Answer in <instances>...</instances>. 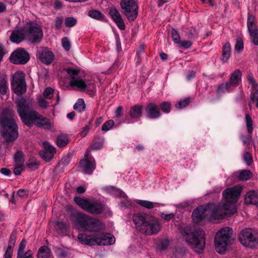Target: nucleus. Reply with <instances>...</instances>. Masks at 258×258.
Returning <instances> with one entry per match:
<instances>
[{
  "label": "nucleus",
  "mask_w": 258,
  "mask_h": 258,
  "mask_svg": "<svg viewBox=\"0 0 258 258\" xmlns=\"http://www.w3.org/2000/svg\"><path fill=\"white\" fill-rule=\"evenodd\" d=\"M242 72L239 69H236L230 75L228 82L220 84L217 88L218 94L229 93L238 86L241 82Z\"/></svg>",
  "instance_id": "9"
},
{
  "label": "nucleus",
  "mask_w": 258,
  "mask_h": 258,
  "mask_svg": "<svg viewBox=\"0 0 258 258\" xmlns=\"http://www.w3.org/2000/svg\"><path fill=\"white\" fill-rule=\"evenodd\" d=\"M37 101L39 106L41 108H46L48 106V102H47L41 96H39L37 98Z\"/></svg>",
  "instance_id": "53"
},
{
  "label": "nucleus",
  "mask_w": 258,
  "mask_h": 258,
  "mask_svg": "<svg viewBox=\"0 0 258 258\" xmlns=\"http://www.w3.org/2000/svg\"><path fill=\"white\" fill-rule=\"evenodd\" d=\"M57 253H58V255L60 257H66L68 255L67 252L62 249H58Z\"/></svg>",
  "instance_id": "64"
},
{
  "label": "nucleus",
  "mask_w": 258,
  "mask_h": 258,
  "mask_svg": "<svg viewBox=\"0 0 258 258\" xmlns=\"http://www.w3.org/2000/svg\"><path fill=\"white\" fill-rule=\"evenodd\" d=\"M37 55L40 61L47 65L50 64L54 59L53 53L47 48L39 50L37 53Z\"/></svg>",
  "instance_id": "20"
},
{
  "label": "nucleus",
  "mask_w": 258,
  "mask_h": 258,
  "mask_svg": "<svg viewBox=\"0 0 258 258\" xmlns=\"http://www.w3.org/2000/svg\"><path fill=\"white\" fill-rule=\"evenodd\" d=\"M181 47L186 49L189 48L192 45V42L189 40H183L179 43Z\"/></svg>",
  "instance_id": "60"
},
{
  "label": "nucleus",
  "mask_w": 258,
  "mask_h": 258,
  "mask_svg": "<svg viewBox=\"0 0 258 258\" xmlns=\"http://www.w3.org/2000/svg\"><path fill=\"white\" fill-rule=\"evenodd\" d=\"M252 177V173L249 170H243L239 172L238 179L246 181Z\"/></svg>",
  "instance_id": "33"
},
{
  "label": "nucleus",
  "mask_w": 258,
  "mask_h": 258,
  "mask_svg": "<svg viewBox=\"0 0 258 258\" xmlns=\"http://www.w3.org/2000/svg\"><path fill=\"white\" fill-rule=\"evenodd\" d=\"M69 142L68 137L67 135L61 134L57 138L56 144L60 148L66 146Z\"/></svg>",
  "instance_id": "30"
},
{
  "label": "nucleus",
  "mask_w": 258,
  "mask_h": 258,
  "mask_svg": "<svg viewBox=\"0 0 258 258\" xmlns=\"http://www.w3.org/2000/svg\"><path fill=\"white\" fill-rule=\"evenodd\" d=\"M137 203L141 206L148 209H152L154 207V203L148 201L139 200Z\"/></svg>",
  "instance_id": "41"
},
{
  "label": "nucleus",
  "mask_w": 258,
  "mask_h": 258,
  "mask_svg": "<svg viewBox=\"0 0 258 258\" xmlns=\"http://www.w3.org/2000/svg\"><path fill=\"white\" fill-rule=\"evenodd\" d=\"M40 155L42 158L47 162L50 161L54 156L51 153H50L45 150L41 152L40 153Z\"/></svg>",
  "instance_id": "47"
},
{
  "label": "nucleus",
  "mask_w": 258,
  "mask_h": 258,
  "mask_svg": "<svg viewBox=\"0 0 258 258\" xmlns=\"http://www.w3.org/2000/svg\"><path fill=\"white\" fill-rule=\"evenodd\" d=\"M54 90L51 87H47L43 91V95L45 99H51L52 97Z\"/></svg>",
  "instance_id": "45"
},
{
  "label": "nucleus",
  "mask_w": 258,
  "mask_h": 258,
  "mask_svg": "<svg viewBox=\"0 0 258 258\" xmlns=\"http://www.w3.org/2000/svg\"><path fill=\"white\" fill-rule=\"evenodd\" d=\"M39 162L35 159L31 158L29 160L27 166L31 170L34 169L39 165Z\"/></svg>",
  "instance_id": "49"
},
{
  "label": "nucleus",
  "mask_w": 258,
  "mask_h": 258,
  "mask_svg": "<svg viewBox=\"0 0 258 258\" xmlns=\"http://www.w3.org/2000/svg\"><path fill=\"white\" fill-rule=\"evenodd\" d=\"M120 6L128 21H134L137 18L139 7L135 0H120Z\"/></svg>",
  "instance_id": "11"
},
{
  "label": "nucleus",
  "mask_w": 258,
  "mask_h": 258,
  "mask_svg": "<svg viewBox=\"0 0 258 258\" xmlns=\"http://www.w3.org/2000/svg\"><path fill=\"white\" fill-rule=\"evenodd\" d=\"M181 234L194 250L201 253L205 247V233L203 230H199L190 232L188 229L182 228Z\"/></svg>",
  "instance_id": "6"
},
{
  "label": "nucleus",
  "mask_w": 258,
  "mask_h": 258,
  "mask_svg": "<svg viewBox=\"0 0 258 258\" xmlns=\"http://www.w3.org/2000/svg\"><path fill=\"white\" fill-rule=\"evenodd\" d=\"M10 61L14 64L26 63L30 59L29 53L23 48H19L14 51L10 57Z\"/></svg>",
  "instance_id": "15"
},
{
  "label": "nucleus",
  "mask_w": 258,
  "mask_h": 258,
  "mask_svg": "<svg viewBox=\"0 0 258 258\" xmlns=\"http://www.w3.org/2000/svg\"><path fill=\"white\" fill-rule=\"evenodd\" d=\"M88 154L89 151H87L84 159L80 162V165L86 173L91 174L96 168V162L93 157L89 156Z\"/></svg>",
  "instance_id": "16"
},
{
  "label": "nucleus",
  "mask_w": 258,
  "mask_h": 258,
  "mask_svg": "<svg viewBox=\"0 0 258 258\" xmlns=\"http://www.w3.org/2000/svg\"><path fill=\"white\" fill-rule=\"evenodd\" d=\"M50 254V249L46 246L40 247L37 253L38 258H48Z\"/></svg>",
  "instance_id": "28"
},
{
  "label": "nucleus",
  "mask_w": 258,
  "mask_h": 258,
  "mask_svg": "<svg viewBox=\"0 0 258 258\" xmlns=\"http://www.w3.org/2000/svg\"><path fill=\"white\" fill-rule=\"evenodd\" d=\"M241 191L242 187L239 185L226 189L222 193L223 204L209 203L197 207L192 214L193 220L199 223L206 216L219 219L223 218L226 215L235 214L237 211L236 203Z\"/></svg>",
  "instance_id": "1"
},
{
  "label": "nucleus",
  "mask_w": 258,
  "mask_h": 258,
  "mask_svg": "<svg viewBox=\"0 0 258 258\" xmlns=\"http://www.w3.org/2000/svg\"><path fill=\"white\" fill-rule=\"evenodd\" d=\"M27 244V241L25 239H23L19 245L17 254H21L24 253V249Z\"/></svg>",
  "instance_id": "51"
},
{
  "label": "nucleus",
  "mask_w": 258,
  "mask_h": 258,
  "mask_svg": "<svg viewBox=\"0 0 258 258\" xmlns=\"http://www.w3.org/2000/svg\"><path fill=\"white\" fill-rule=\"evenodd\" d=\"M86 107L84 100L83 99H79L77 102L74 105V109L79 112H83Z\"/></svg>",
  "instance_id": "34"
},
{
  "label": "nucleus",
  "mask_w": 258,
  "mask_h": 258,
  "mask_svg": "<svg viewBox=\"0 0 258 258\" xmlns=\"http://www.w3.org/2000/svg\"><path fill=\"white\" fill-rule=\"evenodd\" d=\"M248 31L257 29L255 17L252 14L248 13L247 20Z\"/></svg>",
  "instance_id": "27"
},
{
  "label": "nucleus",
  "mask_w": 258,
  "mask_h": 258,
  "mask_svg": "<svg viewBox=\"0 0 258 258\" xmlns=\"http://www.w3.org/2000/svg\"><path fill=\"white\" fill-rule=\"evenodd\" d=\"M8 85L6 79V76L4 74L0 73V95L3 96L7 93Z\"/></svg>",
  "instance_id": "26"
},
{
  "label": "nucleus",
  "mask_w": 258,
  "mask_h": 258,
  "mask_svg": "<svg viewBox=\"0 0 258 258\" xmlns=\"http://www.w3.org/2000/svg\"><path fill=\"white\" fill-rule=\"evenodd\" d=\"M245 120L246 123V126L248 133L251 135L253 131V123L251 117L248 114H246L245 115Z\"/></svg>",
  "instance_id": "38"
},
{
  "label": "nucleus",
  "mask_w": 258,
  "mask_h": 258,
  "mask_svg": "<svg viewBox=\"0 0 258 258\" xmlns=\"http://www.w3.org/2000/svg\"><path fill=\"white\" fill-rule=\"evenodd\" d=\"M96 242V245H111L114 243L115 238L110 233L97 234Z\"/></svg>",
  "instance_id": "19"
},
{
  "label": "nucleus",
  "mask_w": 258,
  "mask_h": 258,
  "mask_svg": "<svg viewBox=\"0 0 258 258\" xmlns=\"http://www.w3.org/2000/svg\"><path fill=\"white\" fill-rule=\"evenodd\" d=\"M169 245V241L168 239H165L162 240L160 244L158 245V249L160 250H166Z\"/></svg>",
  "instance_id": "48"
},
{
  "label": "nucleus",
  "mask_w": 258,
  "mask_h": 258,
  "mask_svg": "<svg viewBox=\"0 0 258 258\" xmlns=\"http://www.w3.org/2000/svg\"><path fill=\"white\" fill-rule=\"evenodd\" d=\"M70 157L68 155L63 157L59 163L61 165H62L63 167L67 166L70 162Z\"/></svg>",
  "instance_id": "59"
},
{
  "label": "nucleus",
  "mask_w": 258,
  "mask_h": 258,
  "mask_svg": "<svg viewBox=\"0 0 258 258\" xmlns=\"http://www.w3.org/2000/svg\"><path fill=\"white\" fill-rule=\"evenodd\" d=\"M186 35L188 38H197L198 36V32L196 28L190 27L188 28Z\"/></svg>",
  "instance_id": "40"
},
{
  "label": "nucleus",
  "mask_w": 258,
  "mask_h": 258,
  "mask_svg": "<svg viewBox=\"0 0 258 258\" xmlns=\"http://www.w3.org/2000/svg\"><path fill=\"white\" fill-rule=\"evenodd\" d=\"M245 201L247 204L258 206V191L252 190L247 192Z\"/></svg>",
  "instance_id": "23"
},
{
  "label": "nucleus",
  "mask_w": 258,
  "mask_h": 258,
  "mask_svg": "<svg viewBox=\"0 0 258 258\" xmlns=\"http://www.w3.org/2000/svg\"><path fill=\"white\" fill-rule=\"evenodd\" d=\"M17 111L23 123L27 126L35 124L39 127L50 130L53 125V122L49 119L32 109L31 102L24 98H21L17 102Z\"/></svg>",
  "instance_id": "2"
},
{
  "label": "nucleus",
  "mask_w": 258,
  "mask_h": 258,
  "mask_svg": "<svg viewBox=\"0 0 258 258\" xmlns=\"http://www.w3.org/2000/svg\"><path fill=\"white\" fill-rule=\"evenodd\" d=\"M96 236L97 234L87 235V234L82 233L78 234V238L82 244L91 246L96 245Z\"/></svg>",
  "instance_id": "21"
},
{
  "label": "nucleus",
  "mask_w": 258,
  "mask_h": 258,
  "mask_svg": "<svg viewBox=\"0 0 258 258\" xmlns=\"http://www.w3.org/2000/svg\"><path fill=\"white\" fill-rule=\"evenodd\" d=\"M62 46L63 48L68 51L71 48V42L67 37H63L61 40Z\"/></svg>",
  "instance_id": "50"
},
{
  "label": "nucleus",
  "mask_w": 258,
  "mask_h": 258,
  "mask_svg": "<svg viewBox=\"0 0 258 258\" xmlns=\"http://www.w3.org/2000/svg\"><path fill=\"white\" fill-rule=\"evenodd\" d=\"M25 36L23 29H16L12 32L10 39L14 43H19L24 40Z\"/></svg>",
  "instance_id": "22"
},
{
  "label": "nucleus",
  "mask_w": 258,
  "mask_h": 258,
  "mask_svg": "<svg viewBox=\"0 0 258 258\" xmlns=\"http://www.w3.org/2000/svg\"><path fill=\"white\" fill-rule=\"evenodd\" d=\"M243 48V42L241 38H238L235 45V49L236 51H241Z\"/></svg>",
  "instance_id": "54"
},
{
  "label": "nucleus",
  "mask_w": 258,
  "mask_h": 258,
  "mask_svg": "<svg viewBox=\"0 0 258 258\" xmlns=\"http://www.w3.org/2000/svg\"><path fill=\"white\" fill-rule=\"evenodd\" d=\"M243 159L245 162L248 165H250L252 162L253 159L251 154L248 152H246L243 155Z\"/></svg>",
  "instance_id": "52"
},
{
  "label": "nucleus",
  "mask_w": 258,
  "mask_h": 258,
  "mask_svg": "<svg viewBox=\"0 0 258 258\" xmlns=\"http://www.w3.org/2000/svg\"><path fill=\"white\" fill-rule=\"evenodd\" d=\"M171 34L173 42L176 44H179L180 42V36L178 31L175 29H172Z\"/></svg>",
  "instance_id": "43"
},
{
  "label": "nucleus",
  "mask_w": 258,
  "mask_h": 258,
  "mask_svg": "<svg viewBox=\"0 0 258 258\" xmlns=\"http://www.w3.org/2000/svg\"><path fill=\"white\" fill-rule=\"evenodd\" d=\"M88 16L94 19L102 21L104 20V15L100 11L96 10H91L88 12Z\"/></svg>",
  "instance_id": "29"
},
{
  "label": "nucleus",
  "mask_w": 258,
  "mask_h": 258,
  "mask_svg": "<svg viewBox=\"0 0 258 258\" xmlns=\"http://www.w3.org/2000/svg\"><path fill=\"white\" fill-rule=\"evenodd\" d=\"M133 221L137 230L146 235L157 234L161 229V225L155 218L140 213L135 215Z\"/></svg>",
  "instance_id": "3"
},
{
  "label": "nucleus",
  "mask_w": 258,
  "mask_h": 258,
  "mask_svg": "<svg viewBox=\"0 0 258 258\" xmlns=\"http://www.w3.org/2000/svg\"><path fill=\"white\" fill-rule=\"evenodd\" d=\"M114 124V122L113 120H108L103 123L101 127V131L103 132H107L110 130Z\"/></svg>",
  "instance_id": "42"
},
{
  "label": "nucleus",
  "mask_w": 258,
  "mask_h": 258,
  "mask_svg": "<svg viewBox=\"0 0 258 258\" xmlns=\"http://www.w3.org/2000/svg\"><path fill=\"white\" fill-rule=\"evenodd\" d=\"M43 146L45 151L51 153L52 155H54V154L56 153V149L51 146L48 142H43Z\"/></svg>",
  "instance_id": "44"
},
{
  "label": "nucleus",
  "mask_w": 258,
  "mask_h": 258,
  "mask_svg": "<svg viewBox=\"0 0 258 258\" xmlns=\"http://www.w3.org/2000/svg\"><path fill=\"white\" fill-rule=\"evenodd\" d=\"M17 258H33L32 257V251L29 249L23 254H17Z\"/></svg>",
  "instance_id": "57"
},
{
  "label": "nucleus",
  "mask_w": 258,
  "mask_h": 258,
  "mask_svg": "<svg viewBox=\"0 0 258 258\" xmlns=\"http://www.w3.org/2000/svg\"><path fill=\"white\" fill-rule=\"evenodd\" d=\"M28 25L25 33L29 41L32 43H40L43 37V32L41 26L32 22L28 23Z\"/></svg>",
  "instance_id": "12"
},
{
  "label": "nucleus",
  "mask_w": 258,
  "mask_h": 258,
  "mask_svg": "<svg viewBox=\"0 0 258 258\" xmlns=\"http://www.w3.org/2000/svg\"><path fill=\"white\" fill-rule=\"evenodd\" d=\"M122 110L123 107L121 106H118L115 111V116L118 117L122 116L123 115Z\"/></svg>",
  "instance_id": "62"
},
{
  "label": "nucleus",
  "mask_w": 258,
  "mask_h": 258,
  "mask_svg": "<svg viewBox=\"0 0 258 258\" xmlns=\"http://www.w3.org/2000/svg\"><path fill=\"white\" fill-rule=\"evenodd\" d=\"M74 223L78 228L89 232H99L105 227L99 219L82 213L76 214Z\"/></svg>",
  "instance_id": "5"
},
{
  "label": "nucleus",
  "mask_w": 258,
  "mask_h": 258,
  "mask_svg": "<svg viewBox=\"0 0 258 258\" xmlns=\"http://www.w3.org/2000/svg\"><path fill=\"white\" fill-rule=\"evenodd\" d=\"M174 215L173 213H169L166 214L164 213H162L161 214V217L166 221H169L171 219H172L174 217Z\"/></svg>",
  "instance_id": "58"
},
{
  "label": "nucleus",
  "mask_w": 258,
  "mask_h": 258,
  "mask_svg": "<svg viewBox=\"0 0 258 258\" xmlns=\"http://www.w3.org/2000/svg\"><path fill=\"white\" fill-rule=\"evenodd\" d=\"M102 143L101 142L94 143L91 146V148L92 150H96L101 149L102 147Z\"/></svg>",
  "instance_id": "61"
},
{
  "label": "nucleus",
  "mask_w": 258,
  "mask_h": 258,
  "mask_svg": "<svg viewBox=\"0 0 258 258\" xmlns=\"http://www.w3.org/2000/svg\"><path fill=\"white\" fill-rule=\"evenodd\" d=\"M77 21L74 17H67L65 19V25L67 27H72L77 24Z\"/></svg>",
  "instance_id": "46"
},
{
  "label": "nucleus",
  "mask_w": 258,
  "mask_h": 258,
  "mask_svg": "<svg viewBox=\"0 0 258 258\" xmlns=\"http://www.w3.org/2000/svg\"><path fill=\"white\" fill-rule=\"evenodd\" d=\"M231 51V47L229 42L225 43L223 46L222 54L221 57V60L223 62H227L230 55Z\"/></svg>",
  "instance_id": "25"
},
{
  "label": "nucleus",
  "mask_w": 258,
  "mask_h": 258,
  "mask_svg": "<svg viewBox=\"0 0 258 258\" xmlns=\"http://www.w3.org/2000/svg\"><path fill=\"white\" fill-rule=\"evenodd\" d=\"M0 125L2 127V136L6 142H13L18 135V126L14 115L8 109L2 113Z\"/></svg>",
  "instance_id": "4"
},
{
  "label": "nucleus",
  "mask_w": 258,
  "mask_h": 258,
  "mask_svg": "<svg viewBox=\"0 0 258 258\" xmlns=\"http://www.w3.org/2000/svg\"><path fill=\"white\" fill-rule=\"evenodd\" d=\"M24 169L23 164H17V165L14 169V173L16 175H19Z\"/></svg>",
  "instance_id": "55"
},
{
  "label": "nucleus",
  "mask_w": 258,
  "mask_h": 258,
  "mask_svg": "<svg viewBox=\"0 0 258 258\" xmlns=\"http://www.w3.org/2000/svg\"><path fill=\"white\" fill-rule=\"evenodd\" d=\"M62 24V18L61 17H57L55 21V27L57 29H59Z\"/></svg>",
  "instance_id": "63"
},
{
  "label": "nucleus",
  "mask_w": 258,
  "mask_h": 258,
  "mask_svg": "<svg viewBox=\"0 0 258 258\" xmlns=\"http://www.w3.org/2000/svg\"><path fill=\"white\" fill-rule=\"evenodd\" d=\"M238 238L241 244L245 247L253 248L258 246V238L255 232L251 228L242 230Z\"/></svg>",
  "instance_id": "10"
},
{
  "label": "nucleus",
  "mask_w": 258,
  "mask_h": 258,
  "mask_svg": "<svg viewBox=\"0 0 258 258\" xmlns=\"http://www.w3.org/2000/svg\"><path fill=\"white\" fill-rule=\"evenodd\" d=\"M14 160L17 164H23L24 162V155L21 151H17L14 155Z\"/></svg>",
  "instance_id": "36"
},
{
  "label": "nucleus",
  "mask_w": 258,
  "mask_h": 258,
  "mask_svg": "<svg viewBox=\"0 0 258 258\" xmlns=\"http://www.w3.org/2000/svg\"><path fill=\"white\" fill-rule=\"evenodd\" d=\"M252 42L255 45H258V28L248 31Z\"/></svg>",
  "instance_id": "35"
},
{
  "label": "nucleus",
  "mask_w": 258,
  "mask_h": 258,
  "mask_svg": "<svg viewBox=\"0 0 258 258\" xmlns=\"http://www.w3.org/2000/svg\"><path fill=\"white\" fill-rule=\"evenodd\" d=\"M109 15L117 27L121 30L125 29V25L119 11L114 7H111Z\"/></svg>",
  "instance_id": "18"
},
{
  "label": "nucleus",
  "mask_w": 258,
  "mask_h": 258,
  "mask_svg": "<svg viewBox=\"0 0 258 258\" xmlns=\"http://www.w3.org/2000/svg\"><path fill=\"white\" fill-rule=\"evenodd\" d=\"M190 102V98L187 97L184 99L182 100H180L177 102L175 104V106L177 109H182L187 106Z\"/></svg>",
  "instance_id": "39"
},
{
  "label": "nucleus",
  "mask_w": 258,
  "mask_h": 258,
  "mask_svg": "<svg viewBox=\"0 0 258 258\" xmlns=\"http://www.w3.org/2000/svg\"><path fill=\"white\" fill-rule=\"evenodd\" d=\"M232 235V229L228 227H224L216 233L214 242L215 249L218 253H224L227 246L232 243L234 241Z\"/></svg>",
  "instance_id": "7"
},
{
  "label": "nucleus",
  "mask_w": 258,
  "mask_h": 258,
  "mask_svg": "<svg viewBox=\"0 0 258 258\" xmlns=\"http://www.w3.org/2000/svg\"><path fill=\"white\" fill-rule=\"evenodd\" d=\"M74 201L81 208L90 214H101L106 208L105 204L100 200L84 199L76 197Z\"/></svg>",
  "instance_id": "8"
},
{
  "label": "nucleus",
  "mask_w": 258,
  "mask_h": 258,
  "mask_svg": "<svg viewBox=\"0 0 258 258\" xmlns=\"http://www.w3.org/2000/svg\"><path fill=\"white\" fill-rule=\"evenodd\" d=\"M257 92L256 91H252L251 94L250 95V100L251 102H252L253 103L255 104V106L257 108H258V96H257Z\"/></svg>",
  "instance_id": "56"
},
{
  "label": "nucleus",
  "mask_w": 258,
  "mask_h": 258,
  "mask_svg": "<svg viewBox=\"0 0 258 258\" xmlns=\"http://www.w3.org/2000/svg\"><path fill=\"white\" fill-rule=\"evenodd\" d=\"M159 107L160 110L165 114H168L171 110V103L170 102L166 101H164L159 104Z\"/></svg>",
  "instance_id": "31"
},
{
  "label": "nucleus",
  "mask_w": 258,
  "mask_h": 258,
  "mask_svg": "<svg viewBox=\"0 0 258 258\" xmlns=\"http://www.w3.org/2000/svg\"><path fill=\"white\" fill-rule=\"evenodd\" d=\"M143 106L139 104L135 105L131 107L129 114L133 119H138L141 117L143 113Z\"/></svg>",
  "instance_id": "24"
},
{
  "label": "nucleus",
  "mask_w": 258,
  "mask_h": 258,
  "mask_svg": "<svg viewBox=\"0 0 258 258\" xmlns=\"http://www.w3.org/2000/svg\"><path fill=\"white\" fill-rule=\"evenodd\" d=\"M147 117L149 119H155L159 118L162 114L158 105L151 102L147 104L145 108Z\"/></svg>",
  "instance_id": "17"
},
{
  "label": "nucleus",
  "mask_w": 258,
  "mask_h": 258,
  "mask_svg": "<svg viewBox=\"0 0 258 258\" xmlns=\"http://www.w3.org/2000/svg\"><path fill=\"white\" fill-rule=\"evenodd\" d=\"M17 235L15 232H12L9 240V245L6 250L7 252H13V248L16 241Z\"/></svg>",
  "instance_id": "32"
},
{
  "label": "nucleus",
  "mask_w": 258,
  "mask_h": 258,
  "mask_svg": "<svg viewBox=\"0 0 258 258\" xmlns=\"http://www.w3.org/2000/svg\"><path fill=\"white\" fill-rule=\"evenodd\" d=\"M25 77V74L23 71H18L14 74L12 86L16 94H22L26 92V84Z\"/></svg>",
  "instance_id": "13"
},
{
  "label": "nucleus",
  "mask_w": 258,
  "mask_h": 258,
  "mask_svg": "<svg viewBox=\"0 0 258 258\" xmlns=\"http://www.w3.org/2000/svg\"><path fill=\"white\" fill-rule=\"evenodd\" d=\"M66 72L71 78L72 80L70 82V86L71 87H76L81 91H84L87 87V83L78 76L79 72L72 69H67Z\"/></svg>",
  "instance_id": "14"
},
{
  "label": "nucleus",
  "mask_w": 258,
  "mask_h": 258,
  "mask_svg": "<svg viewBox=\"0 0 258 258\" xmlns=\"http://www.w3.org/2000/svg\"><path fill=\"white\" fill-rule=\"evenodd\" d=\"M247 78L249 83L252 86V91H256V92H258V85L256 83L251 73L248 74Z\"/></svg>",
  "instance_id": "37"
}]
</instances>
